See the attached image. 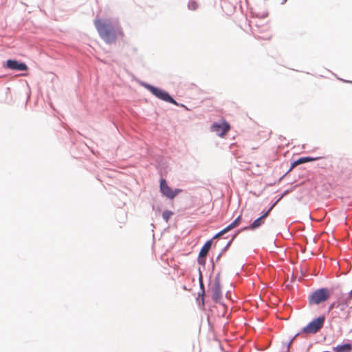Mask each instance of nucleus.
<instances>
[{"mask_svg":"<svg viewBox=\"0 0 352 352\" xmlns=\"http://www.w3.org/2000/svg\"><path fill=\"white\" fill-rule=\"evenodd\" d=\"M94 25L101 38L107 44L114 43L118 38L124 37L122 29L113 26L110 20L96 19Z\"/></svg>","mask_w":352,"mask_h":352,"instance_id":"1","label":"nucleus"},{"mask_svg":"<svg viewBox=\"0 0 352 352\" xmlns=\"http://www.w3.org/2000/svg\"><path fill=\"white\" fill-rule=\"evenodd\" d=\"M330 294V289L328 287H319L309 293L308 296L309 304V305H318L327 300Z\"/></svg>","mask_w":352,"mask_h":352,"instance_id":"2","label":"nucleus"},{"mask_svg":"<svg viewBox=\"0 0 352 352\" xmlns=\"http://www.w3.org/2000/svg\"><path fill=\"white\" fill-rule=\"evenodd\" d=\"M324 321L325 316L324 315L316 316L310 322H309L305 327H303L299 332H300V333H316L322 327Z\"/></svg>","mask_w":352,"mask_h":352,"instance_id":"3","label":"nucleus"},{"mask_svg":"<svg viewBox=\"0 0 352 352\" xmlns=\"http://www.w3.org/2000/svg\"><path fill=\"white\" fill-rule=\"evenodd\" d=\"M146 87L157 98L171 104L178 105L177 102L167 92L149 85H147Z\"/></svg>","mask_w":352,"mask_h":352,"instance_id":"4","label":"nucleus"},{"mask_svg":"<svg viewBox=\"0 0 352 352\" xmlns=\"http://www.w3.org/2000/svg\"><path fill=\"white\" fill-rule=\"evenodd\" d=\"M209 290L212 293V299L217 302L222 297L221 286L220 283V278L217 276L210 283Z\"/></svg>","mask_w":352,"mask_h":352,"instance_id":"5","label":"nucleus"},{"mask_svg":"<svg viewBox=\"0 0 352 352\" xmlns=\"http://www.w3.org/2000/svg\"><path fill=\"white\" fill-rule=\"evenodd\" d=\"M160 188L161 192L170 199H174L179 192H182L181 189H175V190H172V188L168 186L166 181L164 179H162L160 180Z\"/></svg>","mask_w":352,"mask_h":352,"instance_id":"6","label":"nucleus"},{"mask_svg":"<svg viewBox=\"0 0 352 352\" xmlns=\"http://www.w3.org/2000/svg\"><path fill=\"white\" fill-rule=\"evenodd\" d=\"M322 158V157H320V156H317V157L302 156V157H300L296 160H294L291 161L289 171H292L298 165L305 164L307 162L317 161Z\"/></svg>","mask_w":352,"mask_h":352,"instance_id":"7","label":"nucleus"},{"mask_svg":"<svg viewBox=\"0 0 352 352\" xmlns=\"http://www.w3.org/2000/svg\"><path fill=\"white\" fill-rule=\"evenodd\" d=\"M229 130L230 125L226 122H214L211 126V131L220 137H223Z\"/></svg>","mask_w":352,"mask_h":352,"instance_id":"8","label":"nucleus"},{"mask_svg":"<svg viewBox=\"0 0 352 352\" xmlns=\"http://www.w3.org/2000/svg\"><path fill=\"white\" fill-rule=\"evenodd\" d=\"M212 245V241H208L201 248L198 258V263L201 265H204L206 262L205 258L206 257Z\"/></svg>","mask_w":352,"mask_h":352,"instance_id":"9","label":"nucleus"},{"mask_svg":"<svg viewBox=\"0 0 352 352\" xmlns=\"http://www.w3.org/2000/svg\"><path fill=\"white\" fill-rule=\"evenodd\" d=\"M6 65L8 68L16 71H26L28 66L23 63H19L15 60H8Z\"/></svg>","mask_w":352,"mask_h":352,"instance_id":"10","label":"nucleus"},{"mask_svg":"<svg viewBox=\"0 0 352 352\" xmlns=\"http://www.w3.org/2000/svg\"><path fill=\"white\" fill-rule=\"evenodd\" d=\"M332 350L334 352H351V343L349 340H343L342 342L333 346Z\"/></svg>","mask_w":352,"mask_h":352,"instance_id":"11","label":"nucleus"},{"mask_svg":"<svg viewBox=\"0 0 352 352\" xmlns=\"http://www.w3.org/2000/svg\"><path fill=\"white\" fill-rule=\"evenodd\" d=\"M241 223V216H239L232 223L228 225L226 228H225L223 230L218 232L214 236V239L219 238L221 236H223L224 234L227 233L230 230L234 229V228L237 227Z\"/></svg>","mask_w":352,"mask_h":352,"instance_id":"12","label":"nucleus"},{"mask_svg":"<svg viewBox=\"0 0 352 352\" xmlns=\"http://www.w3.org/2000/svg\"><path fill=\"white\" fill-rule=\"evenodd\" d=\"M264 223H265V221L258 217L249 225L243 226V231L244 230L254 231V230H257L258 228H259Z\"/></svg>","mask_w":352,"mask_h":352,"instance_id":"13","label":"nucleus"},{"mask_svg":"<svg viewBox=\"0 0 352 352\" xmlns=\"http://www.w3.org/2000/svg\"><path fill=\"white\" fill-rule=\"evenodd\" d=\"M298 186V184L291 186L290 188L285 190L282 193L276 197V199L274 201H272L270 206V210H272V208L289 192L293 191L296 187Z\"/></svg>","mask_w":352,"mask_h":352,"instance_id":"14","label":"nucleus"},{"mask_svg":"<svg viewBox=\"0 0 352 352\" xmlns=\"http://www.w3.org/2000/svg\"><path fill=\"white\" fill-rule=\"evenodd\" d=\"M300 333V332H298L294 336H292L288 341L283 342L282 352H289L290 345Z\"/></svg>","mask_w":352,"mask_h":352,"instance_id":"15","label":"nucleus"},{"mask_svg":"<svg viewBox=\"0 0 352 352\" xmlns=\"http://www.w3.org/2000/svg\"><path fill=\"white\" fill-rule=\"evenodd\" d=\"M348 305L345 302H342L340 300L338 299V302L337 304L336 309L338 310H336L334 311L336 315L339 316L340 312H344L346 309L348 307Z\"/></svg>","mask_w":352,"mask_h":352,"instance_id":"16","label":"nucleus"},{"mask_svg":"<svg viewBox=\"0 0 352 352\" xmlns=\"http://www.w3.org/2000/svg\"><path fill=\"white\" fill-rule=\"evenodd\" d=\"M342 302H345L348 305L352 300V292L351 289L346 294H341V296L338 298Z\"/></svg>","mask_w":352,"mask_h":352,"instance_id":"17","label":"nucleus"},{"mask_svg":"<svg viewBox=\"0 0 352 352\" xmlns=\"http://www.w3.org/2000/svg\"><path fill=\"white\" fill-rule=\"evenodd\" d=\"M173 212L169 210H165L164 211L162 214L163 219L166 221V222H168L170 217L173 215Z\"/></svg>","mask_w":352,"mask_h":352,"instance_id":"18","label":"nucleus"},{"mask_svg":"<svg viewBox=\"0 0 352 352\" xmlns=\"http://www.w3.org/2000/svg\"><path fill=\"white\" fill-rule=\"evenodd\" d=\"M271 210H270V208L267 210H266V209L263 210L260 213L259 217L265 221V218L269 215Z\"/></svg>","mask_w":352,"mask_h":352,"instance_id":"19","label":"nucleus"},{"mask_svg":"<svg viewBox=\"0 0 352 352\" xmlns=\"http://www.w3.org/2000/svg\"><path fill=\"white\" fill-rule=\"evenodd\" d=\"M338 302V298L337 299L336 301H334L329 305L327 311L330 312L332 309H333L335 308L336 309Z\"/></svg>","mask_w":352,"mask_h":352,"instance_id":"20","label":"nucleus"},{"mask_svg":"<svg viewBox=\"0 0 352 352\" xmlns=\"http://www.w3.org/2000/svg\"><path fill=\"white\" fill-rule=\"evenodd\" d=\"M343 314L344 315V317L343 318L344 321H347L350 317V311H346V310H345L343 312Z\"/></svg>","mask_w":352,"mask_h":352,"instance_id":"21","label":"nucleus"},{"mask_svg":"<svg viewBox=\"0 0 352 352\" xmlns=\"http://www.w3.org/2000/svg\"><path fill=\"white\" fill-rule=\"evenodd\" d=\"M289 172H290V171H289V170H288L286 173H284V174H283V175H282V176H281V177H280L278 180H277V182H274V184H276V183H278H278H280V181H282V180H283V178H284V177H285V176H286V175L289 173Z\"/></svg>","mask_w":352,"mask_h":352,"instance_id":"22","label":"nucleus"},{"mask_svg":"<svg viewBox=\"0 0 352 352\" xmlns=\"http://www.w3.org/2000/svg\"><path fill=\"white\" fill-rule=\"evenodd\" d=\"M248 120L250 122H251L252 127H256V126H257L256 123V122H253V121H252V120H251L250 118H248Z\"/></svg>","mask_w":352,"mask_h":352,"instance_id":"23","label":"nucleus"},{"mask_svg":"<svg viewBox=\"0 0 352 352\" xmlns=\"http://www.w3.org/2000/svg\"><path fill=\"white\" fill-rule=\"evenodd\" d=\"M337 78L339 79L340 80L343 81L344 82L352 84V80H344V79L340 78L338 77H337Z\"/></svg>","mask_w":352,"mask_h":352,"instance_id":"24","label":"nucleus"},{"mask_svg":"<svg viewBox=\"0 0 352 352\" xmlns=\"http://www.w3.org/2000/svg\"><path fill=\"white\" fill-rule=\"evenodd\" d=\"M268 16V12H265L262 14L261 18H265Z\"/></svg>","mask_w":352,"mask_h":352,"instance_id":"25","label":"nucleus"},{"mask_svg":"<svg viewBox=\"0 0 352 352\" xmlns=\"http://www.w3.org/2000/svg\"><path fill=\"white\" fill-rule=\"evenodd\" d=\"M287 0H282V1H281V3H281L282 5H283V4H285V3L287 2Z\"/></svg>","mask_w":352,"mask_h":352,"instance_id":"26","label":"nucleus"},{"mask_svg":"<svg viewBox=\"0 0 352 352\" xmlns=\"http://www.w3.org/2000/svg\"><path fill=\"white\" fill-rule=\"evenodd\" d=\"M279 139H280V140H282V139H285V138L283 136L280 135Z\"/></svg>","mask_w":352,"mask_h":352,"instance_id":"27","label":"nucleus"},{"mask_svg":"<svg viewBox=\"0 0 352 352\" xmlns=\"http://www.w3.org/2000/svg\"><path fill=\"white\" fill-rule=\"evenodd\" d=\"M243 272H245V263H243Z\"/></svg>","mask_w":352,"mask_h":352,"instance_id":"28","label":"nucleus"},{"mask_svg":"<svg viewBox=\"0 0 352 352\" xmlns=\"http://www.w3.org/2000/svg\"><path fill=\"white\" fill-rule=\"evenodd\" d=\"M245 3L247 4V6H248V0H245Z\"/></svg>","mask_w":352,"mask_h":352,"instance_id":"29","label":"nucleus"},{"mask_svg":"<svg viewBox=\"0 0 352 352\" xmlns=\"http://www.w3.org/2000/svg\"><path fill=\"white\" fill-rule=\"evenodd\" d=\"M200 284H201V287H204V285H203V283H202L201 281V283H200Z\"/></svg>","mask_w":352,"mask_h":352,"instance_id":"30","label":"nucleus"},{"mask_svg":"<svg viewBox=\"0 0 352 352\" xmlns=\"http://www.w3.org/2000/svg\"><path fill=\"white\" fill-rule=\"evenodd\" d=\"M309 218H310L311 219H312V217H311V214H309Z\"/></svg>","mask_w":352,"mask_h":352,"instance_id":"31","label":"nucleus"},{"mask_svg":"<svg viewBox=\"0 0 352 352\" xmlns=\"http://www.w3.org/2000/svg\"><path fill=\"white\" fill-rule=\"evenodd\" d=\"M246 325V322H243V327Z\"/></svg>","mask_w":352,"mask_h":352,"instance_id":"32","label":"nucleus"},{"mask_svg":"<svg viewBox=\"0 0 352 352\" xmlns=\"http://www.w3.org/2000/svg\"><path fill=\"white\" fill-rule=\"evenodd\" d=\"M239 352H242L240 349L239 350Z\"/></svg>","mask_w":352,"mask_h":352,"instance_id":"33","label":"nucleus"},{"mask_svg":"<svg viewBox=\"0 0 352 352\" xmlns=\"http://www.w3.org/2000/svg\"><path fill=\"white\" fill-rule=\"evenodd\" d=\"M350 342H351V344H352V340H351Z\"/></svg>","mask_w":352,"mask_h":352,"instance_id":"34","label":"nucleus"},{"mask_svg":"<svg viewBox=\"0 0 352 352\" xmlns=\"http://www.w3.org/2000/svg\"><path fill=\"white\" fill-rule=\"evenodd\" d=\"M351 292H352V289H351Z\"/></svg>","mask_w":352,"mask_h":352,"instance_id":"35","label":"nucleus"}]
</instances>
